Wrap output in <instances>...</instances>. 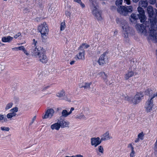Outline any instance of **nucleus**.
<instances>
[{"label":"nucleus","instance_id":"de8ad7c7","mask_svg":"<svg viewBox=\"0 0 157 157\" xmlns=\"http://www.w3.org/2000/svg\"><path fill=\"white\" fill-rule=\"evenodd\" d=\"M18 50H22L23 51L25 49V48L23 46H20V47H18Z\"/></svg>","mask_w":157,"mask_h":157},{"label":"nucleus","instance_id":"6e6d98bb","mask_svg":"<svg viewBox=\"0 0 157 157\" xmlns=\"http://www.w3.org/2000/svg\"><path fill=\"white\" fill-rule=\"evenodd\" d=\"M80 5L82 7V8H83L85 7V5L84 4L82 3L81 1L80 3H79Z\"/></svg>","mask_w":157,"mask_h":157},{"label":"nucleus","instance_id":"dca6fc26","mask_svg":"<svg viewBox=\"0 0 157 157\" xmlns=\"http://www.w3.org/2000/svg\"><path fill=\"white\" fill-rule=\"evenodd\" d=\"M44 51L41 48L39 50V48H37V47L36 46L33 49V51L32 52V55L37 57L39 55L42 53Z\"/></svg>","mask_w":157,"mask_h":157},{"label":"nucleus","instance_id":"37998d69","mask_svg":"<svg viewBox=\"0 0 157 157\" xmlns=\"http://www.w3.org/2000/svg\"><path fill=\"white\" fill-rule=\"evenodd\" d=\"M154 150L155 154H157V139L155 144Z\"/></svg>","mask_w":157,"mask_h":157},{"label":"nucleus","instance_id":"c03bdc74","mask_svg":"<svg viewBox=\"0 0 157 157\" xmlns=\"http://www.w3.org/2000/svg\"><path fill=\"white\" fill-rule=\"evenodd\" d=\"M135 152L134 151V150H132L130 154V157H134V156H135Z\"/></svg>","mask_w":157,"mask_h":157},{"label":"nucleus","instance_id":"3c124183","mask_svg":"<svg viewBox=\"0 0 157 157\" xmlns=\"http://www.w3.org/2000/svg\"><path fill=\"white\" fill-rule=\"evenodd\" d=\"M21 34V33H18L17 34L15 35L14 36V37L16 39L17 38L18 36H20Z\"/></svg>","mask_w":157,"mask_h":157},{"label":"nucleus","instance_id":"a878e982","mask_svg":"<svg viewBox=\"0 0 157 157\" xmlns=\"http://www.w3.org/2000/svg\"><path fill=\"white\" fill-rule=\"evenodd\" d=\"M92 84L91 82L89 83L85 82L83 85L80 87V88H84L85 89H87L90 88V86Z\"/></svg>","mask_w":157,"mask_h":157},{"label":"nucleus","instance_id":"774afa93","mask_svg":"<svg viewBox=\"0 0 157 157\" xmlns=\"http://www.w3.org/2000/svg\"><path fill=\"white\" fill-rule=\"evenodd\" d=\"M140 0H132L133 2L135 3H137Z\"/></svg>","mask_w":157,"mask_h":157},{"label":"nucleus","instance_id":"412c9836","mask_svg":"<svg viewBox=\"0 0 157 157\" xmlns=\"http://www.w3.org/2000/svg\"><path fill=\"white\" fill-rule=\"evenodd\" d=\"M134 73L133 71H128L127 73L124 75V78L125 80H127L130 78H131L134 75Z\"/></svg>","mask_w":157,"mask_h":157},{"label":"nucleus","instance_id":"39448f33","mask_svg":"<svg viewBox=\"0 0 157 157\" xmlns=\"http://www.w3.org/2000/svg\"><path fill=\"white\" fill-rule=\"evenodd\" d=\"M147 13L148 14V16L149 17V20L150 21V23L152 25V21L153 22V20L155 18H156L155 17H154V12L153 10V7L151 6H149L147 9Z\"/></svg>","mask_w":157,"mask_h":157},{"label":"nucleus","instance_id":"69168bd1","mask_svg":"<svg viewBox=\"0 0 157 157\" xmlns=\"http://www.w3.org/2000/svg\"><path fill=\"white\" fill-rule=\"evenodd\" d=\"M74 1L78 2V3H80L81 0H74Z\"/></svg>","mask_w":157,"mask_h":157},{"label":"nucleus","instance_id":"603ef678","mask_svg":"<svg viewBox=\"0 0 157 157\" xmlns=\"http://www.w3.org/2000/svg\"><path fill=\"white\" fill-rule=\"evenodd\" d=\"M36 116H35L33 117V118L32 120V121L30 123V124L31 125L34 122V121L35 120V119H36Z\"/></svg>","mask_w":157,"mask_h":157},{"label":"nucleus","instance_id":"5701e85b","mask_svg":"<svg viewBox=\"0 0 157 157\" xmlns=\"http://www.w3.org/2000/svg\"><path fill=\"white\" fill-rule=\"evenodd\" d=\"M13 38L10 36L2 37V41L3 42H10L13 39Z\"/></svg>","mask_w":157,"mask_h":157},{"label":"nucleus","instance_id":"2eb2a0df","mask_svg":"<svg viewBox=\"0 0 157 157\" xmlns=\"http://www.w3.org/2000/svg\"><path fill=\"white\" fill-rule=\"evenodd\" d=\"M38 56L40 62L43 63H46L48 61L47 58L44 51Z\"/></svg>","mask_w":157,"mask_h":157},{"label":"nucleus","instance_id":"4468645a","mask_svg":"<svg viewBox=\"0 0 157 157\" xmlns=\"http://www.w3.org/2000/svg\"><path fill=\"white\" fill-rule=\"evenodd\" d=\"M78 50H80L79 52L78 55L76 56V57L78 59H84V51L83 48L82 46H80L78 49Z\"/></svg>","mask_w":157,"mask_h":157},{"label":"nucleus","instance_id":"bb28decb","mask_svg":"<svg viewBox=\"0 0 157 157\" xmlns=\"http://www.w3.org/2000/svg\"><path fill=\"white\" fill-rule=\"evenodd\" d=\"M145 94L146 95L149 96L150 97H151L152 95L153 92L151 90L148 89L145 91Z\"/></svg>","mask_w":157,"mask_h":157},{"label":"nucleus","instance_id":"f8f14e48","mask_svg":"<svg viewBox=\"0 0 157 157\" xmlns=\"http://www.w3.org/2000/svg\"><path fill=\"white\" fill-rule=\"evenodd\" d=\"M54 113V110L52 109H48L46 112L45 115L42 116L43 119H47L48 118H51L53 116Z\"/></svg>","mask_w":157,"mask_h":157},{"label":"nucleus","instance_id":"f257e3e1","mask_svg":"<svg viewBox=\"0 0 157 157\" xmlns=\"http://www.w3.org/2000/svg\"><path fill=\"white\" fill-rule=\"evenodd\" d=\"M137 10L139 13L137 14L132 13L129 17V20L132 23H136L139 19L141 23H144L147 19L144 11L143 8L140 7L137 8Z\"/></svg>","mask_w":157,"mask_h":157},{"label":"nucleus","instance_id":"72a5a7b5","mask_svg":"<svg viewBox=\"0 0 157 157\" xmlns=\"http://www.w3.org/2000/svg\"><path fill=\"white\" fill-rule=\"evenodd\" d=\"M65 23L64 22H62L60 24V30L62 31L64 30L65 28Z\"/></svg>","mask_w":157,"mask_h":157},{"label":"nucleus","instance_id":"a18cd8bd","mask_svg":"<svg viewBox=\"0 0 157 157\" xmlns=\"http://www.w3.org/2000/svg\"><path fill=\"white\" fill-rule=\"evenodd\" d=\"M65 14L66 16H68L69 17H70L71 14L69 12L67 11H66L65 12Z\"/></svg>","mask_w":157,"mask_h":157},{"label":"nucleus","instance_id":"4d7b16f0","mask_svg":"<svg viewBox=\"0 0 157 157\" xmlns=\"http://www.w3.org/2000/svg\"><path fill=\"white\" fill-rule=\"evenodd\" d=\"M23 52H24V53L27 56H28L29 55V53H28L27 51H26L25 49Z\"/></svg>","mask_w":157,"mask_h":157},{"label":"nucleus","instance_id":"c9c22d12","mask_svg":"<svg viewBox=\"0 0 157 157\" xmlns=\"http://www.w3.org/2000/svg\"><path fill=\"white\" fill-rule=\"evenodd\" d=\"M18 111V108L17 107H15L12 109L10 110V112L12 113H16Z\"/></svg>","mask_w":157,"mask_h":157},{"label":"nucleus","instance_id":"13d9d810","mask_svg":"<svg viewBox=\"0 0 157 157\" xmlns=\"http://www.w3.org/2000/svg\"><path fill=\"white\" fill-rule=\"evenodd\" d=\"M140 140V139L138 137H137V138H136L135 140V143H137L139 141V140Z\"/></svg>","mask_w":157,"mask_h":157},{"label":"nucleus","instance_id":"864d4df0","mask_svg":"<svg viewBox=\"0 0 157 157\" xmlns=\"http://www.w3.org/2000/svg\"><path fill=\"white\" fill-rule=\"evenodd\" d=\"M33 44L35 46H36V44L37 43V41L35 39H33Z\"/></svg>","mask_w":157,"mask_h":157},{"label":"nucleus","instance_id":"20e7f679","mask_svg":"<svg viewBox=\"0 0 157 157\" xmlns=\"http://www.w3.org/2000/svg\"><path fill=\"white\" fill-rule=\"evenodd\" d=\"M116 21L117 24L121 25L123 30L124 32H126L125 33H124L125 37H128L129 27L127 25L126 21L122 19L119 18H117L116 19Z\"/></svg>","mask_w":157,"mask_h":157},{"label":"nucleus","instance_id":"423d86ee","mask_svg":"<svg viewBox=\"0 0 157 157\" xmlns=\"http://www.w3.org/2000/svg\"><path fill=\"white\" fill-rule=\"evenodd\" d=\"M144 94L142 93H137L132 100L134 104H136L139 103L142 99Z\"/></svg>","mask_w":157,"mask_h":157},{"label":"nucleus","instance_id":"7ed1b4c3","mask_svg":"<svg viewBox=\"0 0 157 157\" xmlns=\"http://www.w3.org/2000/svg\"><path fill=\"white\" fill-rule=\"evenodd\" d=\"M133 10V8L132 6H120L117 8V12L121 15L126 16L129 13H131Z\"/></svg>","mask_w":157,"mask_h":157},{"label":"nucleus","instance_id":"052dcab7","mask_svg":"<svg viewBox=\"0 0 157 157\" xmlns=\"http://www.w3.org/2000/svg\"><path fill=\"white\" fill-rule=\"evenodd\" d=\"M83 156L80 155H77L74 156V157H82Z\"/></svg>","mask_w":157,"mask_h":157},{"label":"nucleus","instance_id":"bf43d9fd","mask_svg":"<svg viewBox=\"0 0 157 157\" xmlns=\"http://www.w3.org/2000/svg\"><path fill=\"white\" fill-rule=\"evenodd\" d=\"M12 50H13L15 51H18V47H15L12 48Z\"/></svg>","mask_w":157,"mask_h":157},{"label":"nucleus","instance_id":"58836bf2","mask_svg":"<svg viewBox=\"0 0 157 157\" xmlns=\"http://www.w3.org/2000/svg\"><path fill=\"white\" fill-rule=\"evenodd\" d=\"M1 130L2 131H9L10 129L8 127H2L1 128Z\"/></svg>","mask_w":157,"mask_h":157},{"label":"nucleus","instance_id":"a211bd4d","mask_svg":"<svg viewBox=\"0 0 157 157\" xmlns=\"http://www.w3.org/2000/svg\"><path fill=\"white\" fill-rule=\"evenodd\" d=\"M112 138V137L109 136V132H106L102 135L101 139V140L102 141H103L108 140Z\"/></svg>","mask_w":157,"mask_h":157},{"label":"nucleus","instance_id":"79ce46f5","mask_svg":"<svg viewBox=\"0 0 157 157\" xmlns=\"http://www.w3.org/2000/svg\"><path fill=\"white\" fill-rule=\"evenodd\" d=\"M155 97H157V92L155 93L154 94L153 93L152 95L151 96L150 98H149L148 99L151 100V101H153V99Z\"/></svg>","mask_w":157,"mask_h":157},{"label":"nucleus","instance_id":"ddd939ff","mask_svg":"<svg viewBox=\"0 0 157 157\" xmlns=\"http://www.w3.org/2000/svg\"><path fill=\"white\" fill-rule=\"evenodd\" d=\"M106 55V53H104L102 54L99 57L98 63L100 65H103L105 63V62L107 59V57Z\"/></svg>","mask_w":157,"mask_h":157},{"label":"nucleus","instance_id":"9d476101","mask_svg":"<svg viewBox=\"0 0 157 157\" xmlns=\"http://www.w3.org/2000/svg\"><path fill=\"white\" fill-rule=\"evenodd\" d=\"M91 143L92 146H94V147H97L98 145L100 144L102 142L101 139H100L99 137H92L91 138Z\"/></svg>","mask_w":157,"mask_h":157},{"label":"nucleus","instance_id":"f3484780","mask_svg":"<svg viewBox=\"0 0 157 157\" xmlns=\"http://www.w3.org/2000/svg\"><path fill=\"white\" fill-rule=\"evenodd\" d=\"M58 122L60 125V127L63 128L65 127H68L69 124V122L66 121L64 120L60 119L58 121Z\"/></svg>","mask_w":157,"mask_h":157},{"label":"nucleus","instance_id":"49530a36","mask_svg":"<svg viewBox=\"0 0 157 157\" xmlns=\"http://www.w3.org/2000/svg\"><path fill=\"white\" fill-rule=\"evenodd\" d=\"M124 2L128 5L131 4V1L130 0H124Z\"/></svg>","mask_w":157,"mask_h":157},{"label":"nucleus","instance_id":"473e14b6","mask_svg":"<svg viewBox=\"0 0 157 157\" xmlns=\"http://www.w3.org/2000/svg\"><path fill=\"white\" fill-rule=\"evenodd\" d=\"M144 134L143 132H141L139 133L137 136V137L140 139V140H142L144 139Z\"/></svg>","mask_w":157,"mask_h":157},{"label":"nucleus","instance_id":"ea45409f","mask_svg":"<svg viewBox=\"0 0 157 157\" xmlns=\"http://www.w3.org/2000/svg\"><path fill=\"white\" fill-rule=\"evenodd\" d=\"M98 150L99 152L101 153H103L104 149L103 147L102 146H100L98 147Z\"/></svg>","mask_w":157,"mask_h":157},{"label":"nucleus","instance_id":"e2e57ef3","mask_svg":"<svg viewBox=\"0 0 157 157\" xmlns=\"http://www.w3.org/2000/svg\"><path fill=\"white\" fill-rule=\"evenodd\" d=\"M75 61H74V60L72 61H71L70 62V64L71 65H73V64L75 63Z\"/></svg>","mask_w":157,"mask_h":157},{"label":"nucleus","instance_id":"c756f323","mask_svg":"<svg viewBox=\"0 0 157 157\" xmlns=\"http://www.w3.org/2000/svg\"><path fill=\"white\" fill-rule=\"evenodd\" d=\"M90 3L94 7L93 9H94V8H97V2L96 0H89Z\"/></svg>","mask_w":157,"mask_h":157},{"label":"nucleus","instance_id":"680f3d73","mask_svg":"<svg viewBox=\"0 0 157 157\" xmlns=\"http://www.w3.org/2000/svg\"><path fill=\"white\" fill-rule=\"evenodd\" d=\"M49 87V86H46L43 88V90H46V89H47Z\"/></svg>","mask_w":157,"mask_h":157},{"label":"nucleus","instance_id":"6e6552de","mask_svg":"<svg viewBox=\"0 0 157 157\" xmlns=\"http://www.w3.org/2000/svg\"><path fill=\"white\" fill-rule=\"evenodd\" d=\"M153 101L148 99L145 103V109L147 113L151 112L152 110L153 106Z\"/></svg>","mask_w":157,"mask_h":157},{"label":"nucleus","instance_id":"338daca9","mask_svg":"<svg viewBox=\"0 0 157 157\" xmlns=\"http://www.w3.org/2000/svg\"><path fill=\"white\" fill-rule=\"evenodd\" d=\"M155 17L156 18H157V9H155Z\"/></svg>","mask_w":157,"mask_h":157},{"label":"nucleus","instance_id":"f704fd0d","mask_svg":"<svg viewBox=\"0 0 157 157\" xmlns=\"http://www.w3.org/2000/svg\"><path fill=\"white\" fill-rule=\"evenodd\" d=\"M13 105V103L11 102L8 104L6 105V106L5 108V109L6 110H7L10 109L12 107Z\"/></svg>","mask_w":157,"mask_h":157},{"label":"nucleus","instance_id":"1a4fd4ad","mask_svg":"<svg viewBox=\"0 0 157 157\" xmlns=\"http://www.w3.org/2000/svg\"><path fill=\"white\" fill-rule=\"evenodd\" d=\"M92 13L93 15L98 20H102V17L101 16L102 12L97 8L95 7L94 9H93Z\"/></svg>","mask_w":157,"mask_h":157},{"label":"nucleus","instance_id":"c85d7f7f","mask_svg":"<svg viewBox=\"0 0 157 157\" xmlns=\"http://www.w3.org/2000/svg\"><path fill=\"white\" fill-rule=\"evenodd\" d=\"M16 115L17 114L15 113H12L11 112L7 115L6 117L8 119L11 118L13 117L16 116Z\"/></svg>","mask_w":157,"mask_h":157},{"label":"nucleus","instance_id":"393cba45","mask_svg":"<svg viewBox=\"0 0 157 157\" xmlns=\"http://www.w3.org/2000/svg\"><path fill=\"white\" fill-rule=\"evenodd\" d=\"M99 75L100 76L102 77V78L104 80V82H105L106 84H108V80L107 78V76L105 74V73L104 72H101L99 73Z\"/></svg>","mask_w":157,"mask_h":157},{"label":"nucleus","instance_id":"b1692460","mask_svg":"<svg viewBox=\"0 0 157 157\" xmlns=\"http://www.w3.org/2000/svg\"><path fill=\"white\" fill-rule=\"evenodd\" d=\"M60 127V125L58 122L55 123L51 126V128L52 130L56 129L57 130L59 129Z\"/></svg>","mask_w":157,"mask_h":157},{"label":"nucleus","instance_id":"09e8293b","mask_svg":"<svg viewBox=\"0 0 157 157\" xmlns=\"http://www.w3.org/2000/svg\"><path fill=\"white\" fill-rule=\"evenodd\" d=\"M85 46V48H87L90 47V45H89L86 44L85 43L82 44V46H81L82 47V46Z\"/></svg>","mask_w":157,"mask_h":157},{"label":"nucleus","instance_id":"7c9ffc66","mask_svg":"<svg viewBox=\"0 0 157 157\" xmlns=\"http://www.w3.org/2000/svg\"><path fill=\"white\" fill-rule=\"evenodd\" d=\"M5 67L6 65L5 63H2L0 64V73L5 69Z\"/></svg>","mask_w":157,"mask_h":157},{"label":"nucleus","instance_id":"0e129e2a","mask_svg":"<svg viewBox=\"0 0 157 157\" xmlns=\"http://www.w3.org/2000/svg\"><path fill=\"white\" fill-rule=\"evenodd\" d=\"M4 121L5 122L7 121V118L6 117V116H4Z\"/></svg>","mask_w":157,"mask_h":157},{"label":"nucleus","instance_id":"0eeeda50","mask_svg":"<svg viewBox=\"0 0 157 157\" xmlns=\"http://www.w3.org/2000/svg\"><path fill=\"white\" fill-rule=\"evenodd\" d=\"M151 27L150 28L149 31V36H151L153 40H155L157 41V34L156 33L155 30H156V28L155 27V26L153 27L152 25L150 24Z\"/></svg>","mask_w":157,"mask_h":157},{"label":"nucleus","instance_id":"f03ea898","mask_svg":"<svg viewBox=\"0 0 157 157\" xmlns=\"http://www.w3.org/2000/svg\"><path fill=\"white\" fill-rule=\"evenodd\" d=\"M38 30L41 33L42 41L45 43L46 42L47 35L48 32V28L46 23H44L38 27Z\"/></svg>","mask_w":157,"mask_h":157},{"label":"nucleus","instance_id":"6ab92c4d","mask_svg":"<svg viewBox=\"0 0 157 157\" xmlns=\"http://www.w3.org/2000/svg\"><path fill=\"white\" fill-rule=\"evenodd\" d=\"M74 109V107H71L70 111L68 112L66 110H63L62 112V116L64 117H66L68 116L71 113L72 111Z\"/></svg>","mask_w":157,"mask_h":157},{"label":"nucleus","instance_id":"2f4dec72","mask_svg":"<svg viewBox=\"0 0 157 157\" xmlns=\"http://www.w3.org/2000/svg\"><path fill=\"white\" fill-rule=\"evenodd\" d=\"M153 22H151L152 23V26L154 27V25L155 26V27L156 28V30H157V19H154L153 20Z\"/></svg>","mask_w":157,"mask_h":157},{"label":"nucleus","instance_id":"4be33fe9","mask_svg":"<svg viewBox=\"0 0 157 157\" xmlns=\"http://www.w3.org/2000/svg\"><path fill=\"white\" fill-rule=\"evenodd\" d=\"M65 95V91L63 90H62L57 92L56 95L57 97L59 98H61L62 97H64Z\"/></svg>","mask_w":157,"mask_h":157},{"label":"nucleus","instance_id":"8fccbe9b","mask_svg":"<svg viewBox=\"0 0 157 157\" xmlns=\"http://www.w3.org/2000/svg\"><path fill=\"white\" fill-rule=\"evenodd\" d=\"M128 148L130 147L131 150H134V147H133L132 145V144H129L128 145Z\"/></svg>","mask_w":157,"mask_h":157},{"label":"nucleus","instance_id":"5fc2aeb1","mask_svg":"<svg viewBox=\"0 0 157 157\" xmlns=\"http://www.w3.org/2000/svg\"><path fill=\"white\" fill-rule=\"evenodd\" d=\"M4 116H6V115H0V120H2L4 119Z\"/></svg>","mask_w":157,"mask_h":157},{"label":"nucleus","instance_id":"9b49d317","mask_svg":"<svg viewBox=\"0 0 157 157\" xmlns=\"http://www.w3.org/2000/svg\"><path fill=\"white\" fill-rule=\"evenodd\" d=\"M149 26L148 24H146L145 23H143L141 24H137L136 27L138 31L139 32L142 33L145 30L146 27H148Z\"/></svg>","mask_w":157,"mask_h":157},{"label":"nucleus","instance_id":"e433bc0d","mask_svg":"<svg viewBox=\"0 0 157 157\" xmlns=\"http://www.w3.org/2000/svg\"><path fill=\"white\" fill-rule=\"evenodd\" d=\"M122 2L123 0H117L116 2V5L117 6L121 5L122 4Z\"/></svg>","mask_w":157,"mask_h":157},{"label":"nucleus","instance_id":"4c0bfd02","mask_svg":"<svg viewBox=\"0 0 157 157\" xmlns=\"http://www.w3.org/2000/svg\"><path fill=\"white\" fill-rule=\"evenodd\" d=\"M39 7L41 9H42L43 8V4H44V2L42 0H39Z\"/></svg>","mask_w":157,"mask_h":157},{"label":"nucleus","instance_id":"aec40b11","mask_svg":"<svg viewBox=\"0 0 157 157\" xmlns=\"http://www.w3.org/2000/svg\"><path fill=\"white\" fill-rule=\"evenodd\" d=\"M139 6L142 8L143 7L145 8H146L148 5V2L147 0H141L139 2Z\"/></svg>","mask_w":157,"mask_h":157},{"label":"nucleus","instance_id":"a19ab883","mask_svg":"<svg viewBox=\"0 0 157 157\" xmlns=\"http://www.w3.org/2000/svg\"><path fill=\"white\" fill-rule=\"evenodd\" d=\"M149 2L151 5H154L157 2V0H149Z\"/></svg>","mask_w":157,"mask_h":157},{"label":"nucleus","instance_id":"cd10ccee","mask_svg":"<svg viewBox=\"0 0 157 157\" xmlns=\"http://www.w3.org/2000/svg\"><path fill=\"white\" fill-rule=\"evenodd\" d=\"M76 119H78L80 120L81 119H86V117L83 115V114L81 113L80 114L77 115L75 117Z\"/></svg>","mask_w":157,"mask_h":157}]
</instances>
